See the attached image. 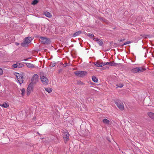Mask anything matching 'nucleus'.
Instances as JSON below:
<instances>
[{
	"mask_svg": "<svg viewBox=\"0 0 154 154\" xmlns=\"http://www.w3.org/2000/svg\"><path fill=\"white\" fill-rule=\"evenodd\" d=\"M146 69L142 67H137L132 69L131 72L134 73L141 72L144 71Z\"/></svg>",
	"mask_w": 154,
	"mask_h": 154,
	"instance_id": "f257e3e1",
	"label": "nucleus"
},
{
	"mask_svg": "<svg viewBox=\"0 0 154 154\" xmlns=\"http://www.w3.org/2000/svg\"><path fill=\"white\" fill-rule=\"evenodd\" d=\"M74 74L77 76L83 77L87 74V72L85 71H77L74 72Z\"/></svg>",
	"mask_w": 154,
	"mask_h": 154,
	"instance_id": "f03ea898",
	"label": "nucleus"
},
{
	"mask_svg": "<svg viewBox=\"0 0 154 154\" xmlns=\"http://www.w3.org/2000/svg\"><path fill=\"white\" fill-rule=\"evenodd\" d=\"M41 81L43 84L45 85H47L48 84V80L45 76L42 74L40 75Z\"/></svg>",
	"mask_w": 154,
	"mask_h": 154,
	"instance_id": "7ed1b4c3",
	"label": "nucleus"
},
{
	"mask_svg": "<svg viewBox=\"0 0 154 154\" xmlns=\"http://www.w3.org/2000/svg\"><path fill=\"white\" fill-rule=\"evenodd\" d=\"M15 75L16 76L17 80L20 84L22 83L23 82V80L22 75L18 73H15Z\"/></svg>",
	"mask_w": 154,
	"mask_h": 154,
	"instance_id": "20e7f679",
	"label": "nucleus"
},
{
	"mask_svg": "<svg viewBox=\"0 0 154 154\" xmlns=\"http://www.w3.org/2000/svg\"><path fill=\"white\" fill-rule=\"evenodd\" d=\"M32 38L30 37H27L25 40L24 42L22 43V45L24 47H26L27 45L31 42Z\"/></svg>",
	"mask_w": 154,
	"mask_h": 154,
	"instance_id": "39448f33",
	"label": "nucleus"
},
{
	"mask_svg": "<svg viewBox=\"0 0 154 154\" xmlns=\"http://www.w3.org/2000/svg\"><path fill=\"white\" fill-rule=\"evenodd\" d=\"M32 82L31 83H32V84H36L37 83L39 80L38 76L37 74H35L33 76L31 79Z\"/></svg>",
	"mask_w": 154,
	"mask_h": 154,
	"instance_id": "423d86ee",
	"label": "nucleus"
},
{
	"mask_svg": "<svg viewBox=\"0 0 154 154\" xmlns=\"http://www.w3.org/2000/svg\"><path fill=\"white\" fill-rule=\"evenodd\" d=\"M40 40L44 44H48L50 43V41L48 38L44 37H41Z\"/></svg>",
	"mask_w": 154,
	"mask_h": 154,
	"instance_id": "0eeeda50",
	"label": "nucleus"
},
{
	"mask_svg": "<svg viewBox=\"0 0 154 154\" xmlns=\"http://www.w3.org/2000/svg\"><path fill=\"white\" fill-rule=\"evenodd\" d=\"M69 134L66 130H65L63 134V136L64 140L66 141H68L69 140Z\"/></svg>",
	"mask_w": 154,
	"mask_h": 154,
	"instance_id": "6e6552de",
	"label": "nucleus"
},
{
	"mask_svg": "<svg viewBox=\"0 0 154 154\" xmlns=\"http://www.w3.org/2000/svg\"><path fill=\"white\" fill-rule=\"evenodd\" d=\"M33 88V84L32 83H30L27 88V94L29 95L32 91Z\"/></svg>",
	"mask_w": 154,
	"mask_h": 154,
	"instance_id": "1a4fd4ad",
	"label": "nucleus"
},
{
	"mask_svg": "<svg viewBox=\"0 0 154 154\" xmlns=\"http://www.w3.org/2000/svg\"><path fill=\"white\" fill-rule=\"evenodd\" d=\"M116 105L121 110L123 109L124 108V105L123 103L120 101H118L116 103Z\"/></svg>",
	"mask_w": 154,
	"mask_h": 154,
	"instance_id": "9d476101",
	"label": "nucleus"
},
{
	"mask_svg": "<svg viewBox=\"0 0 154 154\" xmlns=\"http://www.w3.org/2000/svg\"><path fill=\"white\" fill-rule=\"evenodd\" d=\"M94 64L98 67H102L104 66L103 63L99 61H97L94 63Z\"/></svg>",
	"mask_w": 154,
	"mask_h": 154,
	"instance_id": "9b49d317",
	"label": "nucleus"
},
{
	"mask_svg": "<svg viewBox=\"0 0 154 154\" xmlns=\"http://www.w3.org/2000/svg\"><path fill=\"white\" fill-rule=\"evenodd\" d=\"M147 115L149 118L154 120V113L149 112L147 113Z\"/></svg>",
	"mask_w": 154,
	"mask_h": 154,
	"instance_id": "f8f14e48",
	"label": "nucleus"
},
{
	"mask_svg": "<svg viewBox=\"0 0 154 154\" xmlns=\"http://www.w3.org/2000/svg\"><path fill=\"white\" fill-rule=\"evenodd\" d=\"M103 122L104 123L107 125H110L112 124V122L106 119H104L103 120Z\"/></svg>",
	"mask_w": 154,
	"mask_h": 154,
	"instance_id": "ddd939ff",
	"label": "nucleus"
},
{
	"mask_svg": "<svg viewBox=\"0 0 154 154\" xmlns=\"http://www.w3.org/2000/svg\"><path fill=\"white\" fill-rule=\"evenodd\" d=\"M26 65L29 68H32L34 67V65L29 63H26Z\"/></svg>",
	"mask_w": 154,
	"mask_h": 154,
	"instance_id": "4468645a",
	"label": "nucleus"
},
{
	"mask_svg": "<svg viewBox=\"0 0 154 154\" xmlns=\"http://www.w3.org/2000/svg\"><path fill=\"white\" fill-rule=\"evenodd\" d=\"M44 14L46 16L48 17H51V14L48 12H45Z\"/></svg>",
	"mask_w": 154,
	"mask_h": 154,
	"instance_id": "2eb2a0df",
	"label": "nucleus"
},
{
	"mask_svg": "<svg viewBox=\"0 0 154 154\" xmlns=\"http://www.w3.org/2000/svg\"><path fill=\"white\" fill-rule=\"evenodd\" d=\"M82 32V31H79L78 32H76L73 35V37H75L77 36L78 35H79Z\"/></svg>",
	"mask_w": 154,
	"mask_h": 154,
	"instance_id": "dca6fc26",
	"label": "nucleus"
},
{
	"mask_svg": "<svg viewBox=\"0 0 154 154\" xmlns=\"http://www.w3.org/2000/svg\"><path fill=\"white\" fill-rule=\"evenodd\" d=\"M45 90L48 93L51 92L52 90V89L50 88H45Z\"/></svg>",
	"mask_w": 154,
	"mask_h": 154,
	"instance_id": "f3484780",
	"label": "nucleus"
},
{
	"mask_svg": "<svg viewBox=\"0 0 154 154\" xmlns=\"http://www.w3.org/2000/svg\"><path fill=\"white\" fill-rule=\"evenodd\" d=\"M92 80L94 82H97L98 81L97 78L94 76H92Z\"/></svg>",
	"mask_w": 154,
	"mask_h": 154,
	"instance_id": "a211bd4d",
	"label": "nucleus"
},
{
	"mask_svg": "<svg viewBox=\"0 0 154 154\" xmlns=\"http://www.w3.org/2000/svg\"><path fill=\"white\" fill-rule=\"evenodd\" d=\"M55 64H56V63H55V62L53 61V62H51V63L50 65V66L51 67H53L55 66Z\"/></svg>",
	"mask_w": 154,
	"mask_h": 154,
	"instance_id": "6ab92c4d",
	"label": "nucleus"
},
{
	"mask_svg": "<svg viewBox=\"0 0 154 154\" xmlns=\"http://www.w3.org/2000/svg\"><path fill=\"white\" fill-rule=\"evenodd\" d=\"M2 106L5 108H7L9 106L8 104L7 103H5L2 105Z\"/></svg>",
	"mask_w": 154,
	"mask_h": 154,
	"instance_id": "aec40b11",
	"label": "nucleus"
},
{
	"mask_svg": "<svg viewBox=\"0 0 154 154\" xmlns=\"http://www.w3.org/2000/svg\"><path fill=\"white\" fill-rule=\"evenodd\" d=\"M21 94L22 95V96L24 95L25 94V89L24 88L22 89H21Z\"/></svg>",
	"mask_w": 154,
	"mask_h": 154,
	"instance_id": "412c9836",
	"label": "nucleus"
},
{
	"mask_svg": "<svg viewBox=\"0 0 154 154\" xmlns=\"http://www.w3.org/2000/svg\"><path fill=\"white\" fill-rule=\"evenodd\" d=\"M18 65H20V63H17L13 65L12 66L14 68H17V66H18Z\"/></svg>",
	"mask_w": 154,
	"mask_h": 154,
	"instance_id": "4be33fe9",
	"label": "nucleus"
},
{
	"mask_svg": "<svg viewBox=\"0 0 154 154\" xmlns=\"http://www.w3.org/2000/svg\"><path fill=\"white\" fill-rule=\"evenodd\" d=\"M38 2V1L37 0H34L32 1V4L33 5H35Z\"/></svg>",
	"mask_w": 154,
	"mask_h": 154,
	"instance_id": "5701e85b",
	"label": "nucleus"
},
{
	"mask_svg": "<svg viewBox=\"0 0 154 154\" xmlns=\"http://www.w3.org/2000/svg\"><path fill=\"white\" fill-rule=\"evenodd\" d=\"M116 86H117L118 87L122 88L123 86V85L122 83H120L119 84L117 85Z\"/></svg>",
	"mask_w": 154,
	"mask_h": 154,
	"instance_id": "b1692460",
	"label": "nucleus"
},
{
	"mask_svg": "<svg viewBox=\"0 0 154 154\" xmlns=\"http://www.w3.org/2000/svg\"><path fill=\"white\" fill-rule=\"evenodd\" d=\"M97 43L100 46L102 45L103 44V42L101 40H98V41H97Z\"/></svg>",
	"mask_w": 154,
	"mask_h": 154,
	"instance_id": "393cba45",
	"label": "nucleus"
},
{
	"mask_svg": "<svg viewBox=\"0 0 154 154\" xmlns=\"http://www.w3.org/2000/svg\"><path fill=\"white\" fill-rule=\"evenodd\" d=\"M116 65V63L110 62V66H115Z\"/></svg>",
	"mask_w": 154,
	"mask_h": 154,
	"instance_id": "a878e982",
	"label": "nucleus"
},
{
	"mask_svg": "<svg viewBox=\"0 0 154 154\" xmlns=\"http://www.w3.org/2000/svg\"><path fill=\"white\" fill-rule=\"evenodd\" d=\"M23 66V65L22 64L20 63V65H18V66H17V68H20V67H22Z\"/></svg>",
	"mask_w": 154,
	"mask_h": 154,
	"instance_id": "bb28decb",
	"label": "nucleus"
},
{
	"mask_svg": "<svg viewBox=\"0 0 154 154\" xmlns=\"http://www.w3.org/2000/svg\"><path fill=\"white\" fill-rule=\"evenodd\" d=\"M88 36L91 38H92L94 36V35H93V34L91 33H89L88 34Z\"/></svg>",
	"mask_w": 154,
	"mask_h": 154,
	"instance_id": "cd10ccee",
	"label": "nucleus"
},
{
	"mask_svg": "<svg viewBox=\"0 0 154 154\" xmlns=\"http://www.w3.org/2000/svg\"><path fill=\"white\" fill-rule=\"evenodd\" d=\"M131 43L130 41H128L127 42H126L125 43H124L123 44V45H126L129 44Z\"/></svg>",
	"mask_w": 154,
	"mask_h": 154,
	"instance_id": "c85d7f7f",
	"label": "nucleus"
},
{
	"mask_svg": "<svg viewBox=\"0 0 154 154\" xmlns=\"http://www.w3.org/2000/svg\"><path fill=\"white\" fill-rule=\"evenodd\" d=\"M3 74V70L2 69L0 68V76Z\"/></svg>",
	"mask_w": 154,
	"mask_h": 154,
	"instance_id": "c756f323",
	"label": "nucleus"
},
{
	"mask_svg": "<svg viewBox=\"0 0 154 154\" xmlns=\"http://www.w3.org/2000/svg\"><path fill=\"white\" fill-rule=\"evenodd\" d=\"M110 62H108L106 63H103V64H104L105 65H109V66L110 65Z\"/></svg>",
	"mask_w": 154,
	"mask_h": 154,
	"instance_id": "7c9ffc66",
	"label": "nucleus"
},
{
	"mask_svg": "<svg viewBox=\"0 0 154 154\" xmlns=\"http://www.w3.org/2000/svg\"><path fill=\"white\" fill-rule=\"evenodd\" d=\"M78 83L79 84H80V85H82L83 84V83L82 82H81V81L78 82Z\"/></svg>",
	"mask_w": 154,
	"mask_h": 154,
	"instance_id": "2f4dec72",
	"label": "nucleus"
},
{
	"mask_svg": "<svg viewBox=\"0 0 154 154\" xmlns=\"http://www.w3.org/2000/svg\"><path fill=\"white\" fill-rule=\"evenodd\" d=\"M125 40V39L124 38H122L120 40H119V41L121 42H122Z\"/></svg>",
	"mask_w": 154,
	"mask_h": 154,
	"instance_id": "473e14b6",
	"label": "nucleus"
},
{
	"mask_svg": "<svg viewBox=\"0 0 154 154\" xmlns=\"http://www.w3.org/2000/svg\"><path fill=\"white\" fill-rule=\"evenodd\" d=\"M94 39L95 40H96L97 41H98V39L97 38H94Z\"/></svg>",
	"mask_w": 154,
	"mask_h": 154,
	"instance_id": "72a5a7b5",
	"label": "nucleus"
},
{
	"mask_svg": "<svg viewBox=\"0 0 154 154\" xmlns=\"http://www.w3.org/2000/svg\"><path fill=\"white\" fill-rule=\"evenodd\" d=\"M29 58H27V59H25L23 60H24V61H27L29 59Z\"/></svg>",
	"mask_w": 154,
	"mask_h": 154,
	"instance_id": "f704fd0d",
	"label": "nucleus"
},
{
	"mask_svg": "<svg viewBox=\"0 0 154 154\" xmlns=\"http://www.w3.org/2000/svg\"><path fill=\"white\" fill-rule=\"evenodd\" d=\"M16 45H19V44L18 43H16Z\"/></svg>",
	"mask_w": 154,
	"mask_h": 154,
	"instance_id": "c9c22d12",
	"label": "nucleus"
},
{
	"mask_svg": "<svg viewBox=\"0 0 154 154\" xmlns=\"http://www.w3.org/2000/svg\"><path fill=\"white\" fill-rule=\"evenodd\" d=\"M2 104H1L0 103V106H2Z\"/></svg>",
	"mask_w": 154,
	"mask_h": 154,
	"instance_id": "e433bc0d",
	"label": "nucleus"
}]
</instances>
